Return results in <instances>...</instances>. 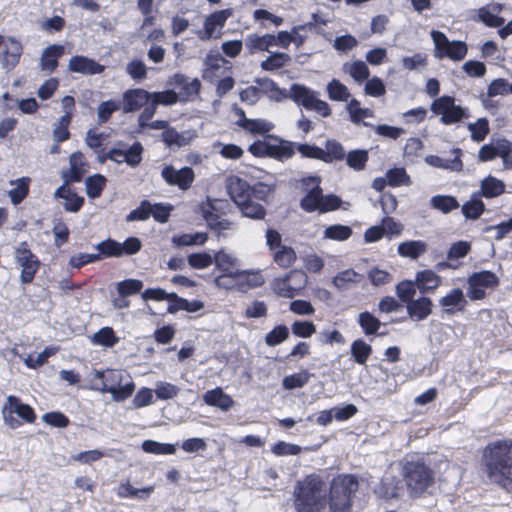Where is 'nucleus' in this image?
I'll list each match as a JSON object with an SVG mask.
<instances>
[{
  "label": "nucleus",
  "instance_id": "nucleus-3",
  "mask_svg": "<svg viewBox=\"0 0 512 512\" xmlns=\"http://www.w3.org/2000/svg\"><path fill=\"white\" fill-rule=\"evenodd\" d=\"M125 376L128 377V374L115 369L94 370L90 389L101 393H110L116 402L124 401L132 395L135 389L132 380L122 384Z\"/></svg>",
  "mask_w": 512,
  "mask_h": 512
},
{
  "label": "nucleus",
  "instance_id": "nucleus-53",
  "mask_svg": "<svg viewBox=\"0 0 512 512\" xmlns=\"http://www.w3.org/2000/svg\"><path fill=\"white\" fill-rule=\"evenodd\" d=\"M477 20L492 28L501 27L505 21L504 18L492 12L487 5L478 9Z\"/></svg>",
  "mask_w": 512,
  "mask_h": 512
},
{
  "label": "nucleus",
  "instance_id": "nucleus-35",
  "mask_svg": "<svg viewBox=\"0 0 512 512\" xmlns=\"http://www.w3.org/2000/svg\"><path fill=\"white\" fill-rule=\"evenodd\" d=\"M353 234L350 226L342 224H333L325 228L323 238L333 241H346Z\"/></svg>",
  "mask_w": 512,
  "mask_h": 512
},
{
  "label": "nucleus",
  "instance_id": "nucleus-7",
  "mask_svg": "<svg viewBox=\"0 0 512 512\" xmlns=\"http://www.w3.org/2000/svg\"><path fill=\"white\" fill-rule=\"evenodd\" d=\"M298 105L303 106L306 110H314L323 117L331 115L329 105L318 98V93L307 88L304 85L292 84L287 95Z\"/></svg>",
  "mask_w": 512,
  "mask_h": 512
},
{
  "label": "nucleus",
  "instance_id": "nucleus-38",
  "mask_svg": "<svg viewBox=\"0 0 512 512\" xmlns=\"http://www.w3.org/2000/svg\"><path fill=\"white\" fill-rule=\"evenodd\" d=\"M432 208L447 214L459 207V202L451 195H435L430 199Z\"/></svg>",
  "mask_w": 512,
  "mask_h": 512
},
{
  "label": "nucleus",
  "instance_id": "nucleus-20",
  "mask_svg": "<svg viewBox=\"0 0 512 512\" xmlns=\"http://www.w3.org/2000/svg\"><path fill=\"white\" fill-rule=\"evenodd\" d=\"M69 164L70 168L61 173L64 184L80 182L87 172L84 155L79 151L72 153L69 157Z\"/></svg>",
  "mask_w": 512,
  "mask_h": 512
},
{
  "label": "nucleus",
  "instance_id": "nucleus-19",
  "mask_svg": "<svg viewBox=\"0 0 512 512\" xmlns=\"http://www.w3.org/2000/svg\"><path fill=\"white\" fill-rule=\"evenodd\" d=\"M150 98L151 93L144 89H129L123 94V100L121 101V109L124 113L138 111L150 100Z\"/></svg>",
  "mask_w": 512,
  "mask_h": 512
},
{
  "label": "nucleus",
  "instance_id": "nucleus-61",
  "mask_svg": "<svg viewBox=\"0 0 512 512\" xmlns=\"http://www.w3.org/2000/svg\"><path fill=\"white\" fill-rule=\"evenodd\" d=\"M471 132V138L473 141L481 142L485 139L489 133V122L486 118H479L474 123H469L467 126Z\"/></svg>",
  "mask_w": 512,
  "mask_h": 512
},
{
  "label": "nucleus",
  "instance_id": "nucleus-58",
  "mask_svg": "<svg viewBox=\"0 0 512 512\" xmlns=\"http://www.w3.org/2000/svg\"><path fill=\"white\" fill-rule=\"evenodd\" d=\"M240 127L254 134L267 133L272 130L273 124L263 119H244Z\"/></svg>",
  "mask_w": 512,
  "mask_h": 512
},
{
  "label": "nucleus",
  "instance_id": "nucleus-48",
  "mask_svg": "<svg viewBox=\"0 0 512 512\" xmlns=\"http://www.w3.org/2000/svg\"><path fill=\"white\" fill-rule=\"evenodd\" d=\"M204 218L208 227L220 234H224V231L232 230L234 228V224L231 221L222 219L219 215L213 212H204Z\"/></svg>",
  "mask_w": 512,
  "mask_h": 512
},
{
  "label": "nucleus",
  "instance_id": "nucleus-29",
  "mask_svg": "<svg viewBox=\"0 0 512 512\" xmlns=\"http://www.w3.org/2000/svg\"><path fill=\"white\" fill-rule=\"evenodd\" d=\"M213 262H215L216 267L222 271V273H225L226 276H240V272L237 269L238 260L233 255L225 251H219L213 257Z\"/></svg>",
  "mask_w": 512,
  "mask_h": 512
},
{
  "label": "nucleus",
  "instance_id": "nucleus-2",
  "mask_svg": "<svg viewBox=\"0 0 512 512\" xmlns=\"http://www.w3.org/2000/svg\"><path fill=\"white\" fill-rule=\"evenodd\" d=\"M296 512H323L328 503V486L317 474L297 481L293 491Z\"/></svg>",
  "mask_w": 512,
  "mask_h": 512
},
{
  "label": "nucleus",
  "instance_id": "nucleus-41",
  "mask_svg": "<svg viewBox=\"0 0 512 512\" xmlns=\"http://www.w3.org/2000/svg\"><path fill=\"white\" fill-rule=\"evenodd\" d=\"M98 253L97 255H100V260L103 257H122V250H120V242L107 238L106 240H103L99 242L97 245L94 246Z\"/></svg>",
  "mask_w": 512,
  "mask_h": 512
},
{
  "label": "nucleus",
  "instance_id": "nucleus-50",
  "mask_svg": "<svg viewBox=\"0 0 512 512\" xmlns=\"http://www.w3.org/2000/svg\"><path fill=\"white\" fill-rule=\"evenodd\" d=\"M257 85L259 86V91L261 90L263 93L268 94L269 97L273 100H280L283 97H287L284 91H282L277 84L269 79V78H258L255 80Z\"/></svg>",
  "mask_w": 512,
  "mask_h": 512
},
{
  "label": "nucleus",
  "instance_id": "nucleus-54",
  "mask_svg": "<svg viewBox=\"0 0 512 512\" xmlns=\"http://www.w3.org/2000/svg\"><path fill=\"white\" fill-rule=\"evenodd\" d=\"M484 203L479 195H473L469 201L462 206V212L466 218L477 219L484 211Z\"/></svg>",
  "mask_w": 512,
  "mask_h": 512
},
{
  "label": "nucleus",
  "instance_id": "nucleus-4",
  "mask_svg": "<svg viewBox=\"0 0 512 512\" xmlns=\"http://www.w3.org/2000/svg\"><path fill=\"white\" fill-rule=\"evenodd\" d=\"M358 480L353 475L335 477L329 487L328 503L331 512H350L351 496L358 490Z\"/></svg>",
  "mask_w": 512,
  "mask_h": 512
},
{
  "label": "nucleus",
  "instance_id": "nucleus-51",
  "mask_svg": "<svg viewBox=\"0 0 512 512\" xmlns=\"http://www.w3.org/2000/svg\"><path fill=\"white\" fill-rule=\"evenodd\" d=\"M296 258V252L289 246L280 247L278 250L274 251L273 255L274 262L282 268H288L293 265Z\"/></svg>",
  "mask_w": 512,
  "mask_h": 512
},
{
  "label": "nucleus",
  "instance_id": "nucleus-16",
  "mask_svg": "<svg viewBox=\"0 0 512 512\" xmlns=\"http://www.w3.org/2000/svg\"><path fill=\"white\" fill-rule=\"evenodd\" d=\"M225 188L228 195L237 206L243 204L244 201H248L250 197V185L246 180L238 176L231 175L227 177L225 180Z\"/></svg>",
  "mask_w": 512,
  "mask_h": 512
},
{
  "label": "nucleus",
  "instance_id": "nucleus-8",
  "mask_svg": "<svg viewBox=\"0 0 512 512\" xmlns=\"http://www.w3.org/2000/svg\"><path fill=\"white\" fill-rule=\"evenodd\" d=\"M467 297L472 300H482L486 297V290H493L499 285V278L491 271L474 272L467 278Z\"/></svg>",
  "mask_w": 512,
  "mask_h": 512
},
{
  "label": "nucleus",
  "instance_id": "nucleus-12",
  "mask_svg": "<svg viewBox=\"0 0 512 512\" xmlns=\"http://www.w3.org/2000/svg\"><path fill=\"white\" fill-rule=\"evenodd\" d=\"M161 177L169 186H177L180 190H188L195 179L194 171L191 167H182L175 169L172 165H166L161 171Z\"/></svg>",
  "mask_w": 512,
  "mask_h": 512
},
{
  "label": "nucleus",
  "instance_id": "nucleus-27",
  "mask_svg": "<svg viewBox=\"0 0 512 512\" xmlns=\"http://www.w3.org/2000/svg\"><path fill=\"white\" fill-rule=\"evenodd\" d=\"M441 277L432 270L418 271L415 276V283L421 293H429L441 285Z\"/></svg>",
  "mask_w": 512,
  "mask_h": 512
},
{
  "label": "nucleus",
  "instance_id": "nucleus-49",
  "mask_svg": "<svg viewBox=\"0 0 512 512\" xmlns=\"http://www.w3.org/2000/svg\"><path fill=\"white\" fill-rule=\"evenodd\" d=\"M91 341L96 345L113 347L119 342V338L111 327H103L92 336Z\"/></svg>",
  "mask_w": 512,
  "mask_h": 512
},
{
  "label": "nucleus",
  "instance_id": "nucleus-6",
  "mask_svg": "<svg viewBox=\"0 0 512 512\" xmlns=\"http://www.w3.org/2000/svg\"><path fill=\"white\" fill-rule=\"evenodd\" d=\"M431 111L440 116V122L443 125H453L470 117V111L467 107L456 105L455 98L449 95H443L433 100Z\"/></svg>",
  "mask_w": 512,
  "mask_h": 512
},
{
  "label": "nucleus",
  "instance_id": "nucleus-43",
  "mask_svg": "<svg viewBox=\"0 0 512 512\" xmlns=\"http://www.w3.org/2000/svg\"><path fill=\"white\" fill-rule=\"evenodd\" d=\"M351 355L354 361L364 365L372 353V347L362 339H357L351 344Z\"/></svg>",
  "mask_w": 512,
  "mask_h": 512
},
{
  "label": "nucleus",
  "instance_id": "nucleus-37",
  "mask_svg": "<svg viewBox=\"0 0 512 512\" xmlns=\"http://www.w3.org/2000/svg\"><path fill=\"white\" fill-rule=\"evenodd\" d=\"M345 158V150L342 144L336 140H327L323 149V162L331 163Z\"/></svg>",
  "mask_w": 512,
  "mask_h": 512
},
{
  "label": "nucleus",
  "instance_id": "nucleus-10",
  "mask_svg": "<svg viewBox=\"0 0 512 512\" xmlns=\"http://www.w3.org/2000/svg\"><path fill=\"white\" fill-rule=\"evenodd\" d=\"M14 257L16 263L21 267V283H31L40 267L38 257L28 248L26 242H21L16 247Z\"/></svg>",
  "mask_w": 512,
  "mask_h": 512
},
{
  "label": "nucleus",
  "instance_id": "nucleus-47",
  "mask_svg": "<svg viewBox=\"0 0 512 512\" xmlns=\"http://www.w3.org/2000/svg\"><path fill=\"white\" fill-rule=\"evenodd\" d=\"M327 93L331 100L346 102L350 97V92L343 83L337 79H332L327 84Z\"/></svg>",
  "mask_w": 512,
  "mask_h": 512
},
{
  "label": "nucleus",
  "instance_id": "nucleus-40",
  "mask_svg": "<svg viewBox=\"0 0 512 512\" xmlns=\"http://www.w3.org/2000/svg\"><path fill=\"white\" fill-rule=\"evenodd\" d=\"M358 324L366 336L375 335L382 323L370 312H361L358 315Z\"/></svg>",
  "mask_w": 512,
  "mask_h": 512
},
{
  "label": "nucleus",
  "instance_id": "nucleus-18",
  "mask_svg": "<svg viewBox=\"0 0 512 512\" xmlns=\"http://www.w3.org/2000/svg\"><path fill=\"white\" fill-rule=\"evenodd\" d=\"M232 15V9H224L216 11L209 15L204 21V30L197 31V35L201 40H209L214 36L217 29L223 28L227 19Z\"/></svg>",
  "mask_w": 512,
  "mask_h": 512
},
{
  "label": "nucleus",
  "instance_id": "nucleus-28",
  "mask_svg": "<svg viewBox=\"0 0 512 512\" xmlns=\"http://www.w3.org/2000/svg\"><path fill=\"white\" fill-rule=\"evenodd\" d=\"M203 401L208 406L217 407L222 411H228L234 404L233 399L228 394L224 393L220 387L208 390L203 395Z\"/></svg>",
  "mask_w": 512,
  "mask_h": 512
},
{
  "label": "nucleus",
  "instance_id": "nucleus-5",
  "mask_svg": "<svg viewBox=\"0 0 512 512\" xmlns=\"http://www.w3.org/2000/svg\"><path fill=\"white\" fill-rule=\"evenodd\" d=\"M402 474L411 497L420 496L433 483L432 470L420 459H406Z\"/></svg>",
  "mask_w": 512,
  "mask_h": 512
},
{
  "label": "nucleus",
  "instance_id": "nucleus-31",
  "mask_svg": "<svg viewBox=\"0 0 512 512\" xmlns=\"http://www.w3.org/2000/svg\"><path fill=\"white\" fill-rule=\"evenodd\" d=\"M30 182L31 179L26 176L9 181V184L14 186L13 189L8 191V196L13 205L20 204L27 197Z\"/></svg>",
  "mask_w": 512,
  "mask_h": 512
},
{
  "label": "nucleus",
  "instance_id": "nucleus-9",
  "mask_svg": "<svg viewBox=\"0 0 512 512\" xmlns=\"http://www.w3.org/2000/svg\"><path fill=\"white\" fill-rule=\"evenodd\" d=\"M431 37L435 45V56L437 58L448 57L452 60H462L467 54V45L462 41H449L447 36L441 32L433 30Z\"/></svg>",
  "mask_w": 512,
  "mask_h": 512
},
{
  "label": "nucleus",
  "instance_id": "nucleus-46",
  "mask_svg": "<svg viewBox=\"0 0 512 512\" xmlns=\"http://www.w3.org/2000/svg\"><path fill=\"white\" fill-rule=\"evenodd\" d=\"M271 288L275 294L284 298L295 297V288H292V283L288 274L284 277L276 278L271 283Z\"/></svg>",
  "mask_w": 512,
  "mask_h": 512
},
{
  "label": "nucleus",
  "instance_id": "nucleus-64",
  "mask_svg": "<svg viewBox=\"0 0 512 512\" xmlns=\"http://www.w3.org/2000/svg\"><path fill=\"white\" fill-rule=\"evenodd\" d=\"M416 283L411 280H404L397 284L396 294L404 303L412 301L416 293Z\"/></svg>",
  "mask_w": 512,
  "mask_h": 512
},
{
  "label": "nucleus",
  "instance_id": "nucleus-21",
  "mask_svg": "<svg viewBox=\"0 0 512 512\" xmlns=\"http://www.w3.org/2000/svg\"><path fill=\"white\" fill-rule=\"evenodd\" d=\"M63 184L56 189L54 197L56 199H63V208L66 212L76 213L84 204V198L77 195L69 186Z\"/></svg>",
  "mask_w": 512,
  "mask_h": 512
},
{
  "label": "nucleus",
  "instance_id": "nucleus-26",
  "mask_svg": "<svg viewBox=\"0 0 512 512\" xmlns=\"http://www.w3.org/2000/svg\"><path fill=\"white\" fill-rule=\"evenodd\" d=\"M64 54V46L53 44L46 47L40 58V67L42 71L52 73L58 66L59 58Z\"/></svg>",
  "mask_w": 512,
  "mask_h": 512
},
{
  "label": "nucleus",
  "instance_id": "nucleus-59",
  "mask_svg": "<svg viewBox=\"0 0 512 512\" xmlns=\"http://www.w3.org/2000/svg\"><path fill=\"white\" fill-rule=\"evenodd\" d=\"M382 487L383 494L386 498H399L403 492L402 481L394 477H384Z\"/></svg>",
  "mask_w": 512,
  "mask_h": 512
},
{
  "label": "nucleus",
  "instance_id": "nucleus-57",
  "mask_svg": "<svg viewBox=\"0 0 512 512\" xmlns=\"http://www.w3.org/2000/svg\"><path fill=\"white\" fill-rule=\"evenodd\" d=\"M142 449L147 453L158 455H171L176 451L174 445L168 443H160L154 440H145L142 443Z\"/></svg>",
  "mask_w": 512,
  "mask_h": 512
},
{
  "label": "nucleus",
  "instance_id": "nucleus-39",
  "mask_svg": "<svg viewBox=\"0 0 512 512\" xmlns=\"http://www.w3.org/2000/svg\"><path fill=\"white\" fill-rule=\"evenodd\" d=\"M153 491V487H145L138 489L133 487L129 482L121 483L117 489V495L121 498H138L145 499L150 496Z\"/></svg>",
  "mask_w": 512,
  "mask_h": 512
},
{
  "label": "nucleus",
  "instance_id": "nucleus-17",
  "mask_svg": "<svg viewBox=\"0 0 512 512\" xmlns=\"http://www.w3.org/2000/svg\"><path fill=\"white\" fill-rule=\"evenodd\" d=\"M22 53L23 46L21 42L15 38L8 37L4 42L1 52V63L3 68L7 71L14 69L19 63Z\"/></svg>",
  "mask_w": 512,
  "mask_h": 512
},
{
  "label": "nucleus",
  "instance_id": "nucleus-60",
  "mask_svg": "<svg viewBox=\"0 0 512 512\" xmlns=\"http://www.w3.org/2000/svg\"><path fill=\"white\" fill-rule=\"evenodd\" d=\"M368 159L366 150H352L347 154L346 163L350 168L360 171L365 168Z\"/></svg>",
  "mask_w": 512,
  "mask_h": 512
},
{
  "label": "nucleus",
  "instance_id": "nucleus-23",
  "mask_svg": "<svg viewBox=\"0 0 512 512\" xmlns=\"http://www.w3.org/2000/svg\"><path fill=\"white\" fill-rule=\"evenodd\" d=\"M170 83L180 89V94L185 99L196 96L201 87V83L197 78H190L181 73L174 74Z\"/></svg>",
  "mask_w": 512,
  "mask_h": 512
},
{
  "label": "nucleus",
  "instance_id": "nucleus-45",
  "mask_svg": "<svg viewBox=\"0 0 512 512\" xmlns=\"http://www.w3.org/2000/svg\"><path fill=\"white\" fill-rule=\"evenodd\" d=\"M239 209L242 212V215L251 219L260 220L263 219L266 215V210L264 207L255 202L250 197L248 201H244L243 204L238 205Z\"/></svg>",
  "mask_w": 512,
  "mask_h": 512
},
{
  "label": "nucleus",
  "instance_id": "nucleus-42",
  "mask_svg": "<svg viewBox=\"0 0 512 512\" xmlns=\"http://www.w3.org/2000/svg\"><path fill=\"white\" fill-rule=\"evenodd\" d=\"M343 70L359 83L366 80L370 74L368 66L361 60L344 63Z\"/></svg>",
  "mask_w": 512,
  "mask_h": 512
},
{
  "label": "nucleus",
  "instance_id": "nucleus-15",
  "mask_svg": "<svg viewBox=\"0 0 512 512\" xmlns=\"http://www.w3.org/2000/svg\"><path fill=\"white\" fill-rule=\"evenodd\" d=\"M249 151L254 155H269L280 160L289 159L294 154V149L290 144L272 145L267 142L253 143Z\"/></svg>",
  "mask_w": 512,
  "mask_h": 512
},
{
  "label": "nucleus",
  "instance_id": "nucleus-55",
  "mask_svg": "<svg viewBox=\"0 0 512 512\" xmlns=\"http://www.w3.org/2000/svg\"><path fill=\"white\" fill-rule=\"evenodd\" d=\"M290 61V56L286 53L276 52L268 56L261 62V68L265 71H274L284 67Z\"/></svg>",
  "mask_w": 512,
  "mask_h": 512
},
{
  "label": "nucleus",
  "instance_id": "nucleus-24",
  "mask_svg": "<svg viewBox=\"0 0 512 512\" xmlns=\"http://www.w3.org/2000/svg\"><path fill=\"white\" fill-rule=\"evenodd\" d=\"M432 306V300L422 296L407 303V314L414 321H422L432 313Z\"/></svg>",
  "mask_w": 512,
  "mask_h": 512
},
{
  "label": "nucleus",
  "instance_id": "nucleus-32",
  "mask_svg": "<svg viewBox=\"0 0 512 512\" xmlns=\"http://www.w3.org/2000/svg\"><path fill=\"white\" fill-rule=\"evenodd\" d=\"M427 251V244L421 240H408L400 243L397 248V252L400 256L418 259Z\"/></svg>",
  "mask_w": 512,
  "mask_h": 512
},
{
  "label": "nucleus",
  "instance_id": "nucleus-1",
  "mask_svg": "<svg viewBox=\"0 0 512 512\" xmlns=\"http://www.w3.org/2000/svg\"><path fill=\"white\" fill-rule=\"evenodd\" d=\"M484 457L489 480L512 493V439L489 443Z\"/></svg>",
  "mask_w": 512,
  "mask_h": 512
},
{
  "label": "nucleus",
  "instance_id": "nucleus-22",
  "mask_svg": "<svg viewBox=\"0 0 512 512\" xmlns=\"http://www.w3.org/2000/svg\"><path fill=\"white\" fill-rule=\"evenodd\" d=\"M68 69L74 73L95 75L101 74L104 66L86 56H74L69 60Z\"/></svg>",
  "mask_w": 512,
  "mask_h": 512
},
{
  "label": "nucleus",
  "instance_id": "nucleus-52",
  "mask_svg": "<svg viewBox=\"0 0 512 512\" xmlns=\"http://www.w3.org/2000/svg\"><path fill=\"white\" fill-rule=\"evenodd\" d=\"M121 109V101L107 100L99 104L97 108V122L98 124L106 123L113 112Z\"/></svg>",
  "mask_w": 512,
  "mask_h": 512
},
{
  "label": "nucleus",
  "instance_id": "nucleus-62",
  "mask_svg": "<svg viewBox=\"0 0 512 512\" xmlns=\"http://www.w3.org/2000/svg\"><path fill=\"white\" fill-rule=\"evenodd\" d=\"M387 181L390 186L398 187L401 185L408 186L411 184L410 176L404 168H393L386 173Z\"/></svg>",
  "mask_w": 512,
  "mask_h": 512
},
{
  "label": "nucleus",
  "instance_id": "nucleus-13",
  "mask_svg": "<svg viewBox=\"0 0 512 512\" xmlns=\"http://www.w3.org/2000/svg\"><path fill=\"white\" fill-rule=\"evenodd\" d=\"M320 178L318 176H309L302 180L303 185L308 189V187L313 186L302 198L300 202L301 208L308 212L318 211L320 213L321 208V194L322 189L319 186Z\"/></svg>",
  "mask_w": 512,
  "mask_h": 512
},
{
  "label": "nucleus",
  "instance_id": "nucleus-33",
  "mask_svg": "<svg viewBox=\"0 0 512 512\" xmlns=\"http://www.w3.org/2000/svg\"><path fill=\"white\" fill-rule=\"evenodd\" d=\"M505 191V184L503 181L493 177L488 176L481 182V192L480 194L486 198H494Z\"/></svg>",
  "mask_w": 512,
  "mask_h": 512
},
{
  "label": "nucleus",
  "instance_id": "nucleus-25",
  "mask_svg": "<svg viewBox=\"0 0 512 512\" xmlns=\"http://www.w3.org/2000/svg\"><path fill=\"white\" fill-rule=\"evenodd\" d=\"M454 154L453 158H443L437 155H428L425 158V162L430 166L447 169L450 171H461L463 168V163L460 159L461 150L456 148L452 151Z\"/></svg>",
  "mask_w": 512,
  "mask_h": 512
},
{
  "label": "nucleus",
  "instance_id": "nucleus-30",
  "mask_svg": "<svg viewBox=\"0 0 512 512\" xmlns=\"http://www.w3.org/2000/svg\"><path fill=\"white\" fill-rule=\"evenodd\" d=\"M245 45L249 49V53L256 51H269V47L276 45V37L272 34L259 36L257 34H249L245 38Z\"/></svg>",
  "mask_w": 512,
  "mask_h": 512
},
{
  "label": "nucleus",
  "instance_id": "nucleus-11",
  "mask_svg": "<svg viewBox=\"0 0 512 512\" xmlns=\"http://www.w3.org/2000/svg\"><path fill=\"white\" fill-rule=\"evenodd\" d=\"M2 414L5 423L9 425L10 428H16L20 425L19 421L13 416L14 414L28 423H32L36 419L34 410L13 395L7 397Z\"/></svg>",
  "mask_w": 512,
  "mask_h": 512
},
{
  "label": "nucleus",
  "instance_id": "nucleus-34",
  "mask_svg": "<svg viewBox=\"0 0 512 512\" xmlns=\"http://www.w3.org/2000/svg\"><path fill=\"white\" fill-rule=\"evenodd\" d=\"M162 141L168 147H183L190 143L191 137L185 133H179L176 129L169 127L162 132Z\"/></svg>",
  "mask_w": 512,
  "mask_h": 512
},
{
  "label": "nucleus",
  "instance_id": "nucleus-44",
  "mask_svg": "<svg viewBox=\"0 0 512 512\" xmlns=\"http://www.w3.org/2000/svg\"><path fill=\"white\" fill-rule=\"evenodd\" d=\"M106 185V178L103 175L95 174L85 180L86 193L89 198H98Z\"/></svg>",
  "mask_w": 512,
  "mask_h": 512
},
{
  "label": "nucleus",
  "instance_id": "nucleus-14",
  "mask_svg": "<svg viewBox=\"0 0 512 512\" xmlns=\"http://www.w3.org/2000/svg\"><path fill=\"white\" fill-rule=\"evenodd\" d=\"M443 314L453 316L457 312H463L468 305L464 292L460 288L451 289L445 296L438 301Z\"/></svg>",
  "mask_w": 512,
  "mask_h": 512
},
{
  "label": "nucleus",
  "instance_id": "nucleus-36",
  "mask_svg": "<svg viewBox=\"0 0 512 512\" xmlns=\"http://www.w3.org/2000/svg\"><path fill=\"white\" fill-rule=\"evenodd\" d=\"M361 275L353 269H347L339 272L332 280L333 285L338 290H347L351 284L359 283Z\"/></svg>",
  "mask_w": 512,
  "mask_h": 512
},
{
  "label": "nucleus",
  "instance_id": "nucleus-63",
  "mask_svg": "<svg viewBox=\"0 0 512 512\" xmlns=\"http://www.w3.org/2000/svg\"><path fill=\"white\" fill-rule=\"evenodd\" d=\"M289 337V329L285 325L275 326L265 336V342L268 346H276L284 342Z\"/></svg>",
  "mask_w": 512,
  "mask_h": 512
},
{
  "label": "nucleus",
  "instance_id": "nucleus-56",
  "mask_svg": "<svg viewBox=\"0 0 512 512\" xmlns=\"http://www.w3.org/2000/svg\"><path fill=\"white\" fill-rule=\"evenodd\" d=\"M154 392L158 399L170 400L179 394L180 388L169 382L157 381L155 383Z\"/></svg>",
  "mask_w": 512,
  "mask_h": 512
}]
</instances>
